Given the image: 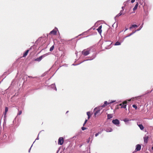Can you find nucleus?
<instances>
[{
    "instance_id": "38",
    "label": "nucleus",
    "mask_w": 153,
    "mask_h": 153,
    "mask_svg": "<svg viewBox=\"0 0 153 153\" xmlns=\"http://www.w3.org/2000/svg\"><path fill=\"white\" fill-rule=\"evenodd\" d=\"M97 133L99 135L101 133V131H99Z\"/></svg>"
},
{
    "instance_id": "32",
    "label": "nucleus",
    "mask_w": 153,
    "mask_h": 153,
    "mask_svg": "<svg viewBox=\"0 0 153 153\" xmlns=\"http://www.w3.org/2000/svg\"><path fill=\"white\" fill-rule=\"evenodd\" d=\"M135 0H131V2L132 3H134V2L135 1Z\"/></svg>"
},
{
    "instance_id": "45",
    "label": "nucleus",
    "mask_w": 153,
    "mask_h": 153,
    "mask_svg": "<svg viewBox=\"0 0 153 153\" xmlns=\"http://www.w3.org/2000/svg\"><path fill=\"white\" fill-rule=\"evenodd\" d=\"M151 92V91H149L148 92L150 93Z\"/></svg>"
},
{
    "instance_id": "20",
    "label": "nucleus",
    "mask_w": 153,
    "mask_h": 153,
    "mask_svg": "<svg viewBox=\"0 0 153 153\" xmlns=\"http://www.w3.org/2000/svg\"><path fill=\"white\" fill-rule=\"evenodd\" d=\"M123 14V10H121L120 12L117 15V17H119L121 15H122Z\"/></svg>"
},
{
    "instance_id": "9",
    "label": "nucleus",
    "mask_w": 153,
    "mask_h": 153,
    "mask_svg": "<svg viewBox=\"0 0 153 153\" xmlns=\"http://www.w3.org/2000/svg\"><path fill=\"white\" fill-rule=\"evenodd\" d=\"M109 102H108L107 101H105L104 102V104L101 106L102 107V108L106 106L107 105H109Z\"/></svg>"
},
{
    "instance_id": "17",
    "label": "nucleus",
    "mask_w": 153,
    "mask_h": 153,
    "mask_svg": "<svg viewBox=\"0 0 153 153\" xmlns=\"http://www.w3.org/2000/svg\"><path fill=\"white\" fill-rule=\"evenodd\" d=\"M87 114L88 116V119H89L91 116V113L90 111H88L87 112Z\"/></svg>"
},
{
    "instance_id": "14",
    "label": "nucleus",
    "mask_w": 153,
    "mask_h": 153,
    "mask_svg": "<svg viewBox=\"0 0 153 153\" xmlns=\"http://www.w3.org/2000/svg\"><path fill=\"white\" fill-rule=\"evenodd\" d=\"M138 126L141 130H143L144 128V127L142 124H139L138 125Z\"/></svg>"
},
{
    "instance_id": "29",
    "label": "nucleus",
    "mask_w": 153,
    "mask_h": 153,
    "mask_svg": "<svg viewBox=\"0 0 153 153\" xmlns=\"http://www.w3.org/2000/svg\"><path fill=\"white\" fill-rule=\"evenodd\" d=\"M7 137V136L6 134H4L3 135V138L4 139L5 138Z\"/></svg>"
},
{
    "instance_id": "24",
    "label": "nucleus",
    "mask_w": 153,
    "mask_h": 153,
    "mask_svg": "<svg viewBox=\"0 0 153 153\" xmlns=\"http://www.w3.org/2000/svg\"><path fill=\"white\" fill-rule=\"evenodd\" d=\"M115 102V100H109L108 101L109 103L111 104L112 103H113V102Z\"/></svg>"
},
{
    "instance_id": "13",
    "label": "nucleus",
    "mask_w": 153,
    "mask_h": 153,
    "mask_svg": "<svg viewBox=\"0 0 153 153\" xmlns=\"http://www.w3.org/2000/svg\"><path fill=\"white\" fill-rule=\"evenodd\" d=\"M148 137L146 136L143 137L144 141L145 143H147L148 141Z\"/></svg>"
},
{
    "instance_id": "28",
    "label": "nucleus",
    "mask_w": 153,
    "mask_h": 153,
    "mask_svg": "<svg viewBox=\"0 0 153 153\" xmlns=\"http://www.w3.org/2000/svg\"><path fill=\"white\" fill-rule=\"evenodd\" d=\"M81 129L82 131H84L85 130L86 128L85 127H82Z\"/></svg>"
},
{
    "instance_id": "12",
    "label": "nucleus",
    "mask_w": 153,
    "mask_h": 153,
    "mask_svg": "<svg viewBox=\"0 0 153 153\" xmlns=\"http://www.w3.org/2000/svg\"><path fill=\"white\" fill-rule=\"evenodd\" d=\"M131 120H129L128 118H125L123 120V121L126 123V124H128V123H129L128 122V121Z\"/></svg>"
},
{
    "instance_id": "44",
    "label": "nucleus",
    "mask_w": 153,
    "mask_h": 153,
    "mask_svg": "<svg viewBox=\"0 0 153 153\" xmlns=\"http://www.w3.org/2000/svg\"><path fill=\"white\" fill-rule=\"evenodd\" d=\"M58 152H59V150H58V151H57V153H58Z\"/></svg>"
},
{
    "instance_id": "35",
    "label": "nucleus",
    "mask_w": 153,
    "mask_h": 153,
    "mask_svg": "<svg viewBox=\"0 0 153 153\" xmlns=\"http://www.w3.org/2000/svg\"><path fill=\"white\" fill-rule=\"evenodd\" d=\"M90 139V137H89L88 139V140L87 141L88 143H89Z\"/></svg>"
},
{
    "instance_id": "15",
    "label": "nucleus",
    "mask_w": 153,
    "mask_h": 153,
    "mask_svg": "<svg viewBox=\"0 0 153 153\" xmlns=\"http://www.w3.org/2000/svg\"><path fill=\"white\" fill-rule=\"evenodd\" d=\"M51 88H52L54 90H55L56 91V86L55 84H52L51 85Z\"/></svg>"
},
{
    "instance_id": "43",
    "label": "nucleus",
    "mask_w": 153,
    "mask_h": 153,
    "mask_svg": "<svg viewBox=\"0 0 153 153\" xmlns=\"http://www.w3.org/2000/svg\"><path fill=\"white\" fill-rule=\"evenodd\" d=\"M112 42H111L110 43V45L111 44H112Z\"/></svg>"
},
{
    "instance_id": "47",
    "label": "nucleus",
    "mask_w": 153,
    "mask_h": 153,
    "mask_svg": "<svg viewBox=\"0 0 153 153\" xmlns=\"http://www.w3.org/2000/svg\"><path fill=\"white\" fill-rule=\"evenodd\" d=\"M82 146V145L80 146V147H81Z\"/></svg>"
},
{
    "instance_id": "42",
    "label": "nucleus",
    "mask_w": 153,
    "mask_h": 153,
    "mask_svg": "<svg viewBox=\"0 0 153 153\" xmlns=\"http://www.w3.org/2000/svg\"><path fill=\"white\" fill-rule=\"evenodd\" d=\"M85 124H84H84H83V126H85Z\"/></svg>"
},
{
    "instance_id": "40",
    "label": "nucleus",
    "mask_w": 153,
    "mask_h": 153,
    "mask_svg": "<svg viewBox=\"0 0 153 153\" xmlns=\"http://www.w3.org/2000/svg\"><path fill=\"white\" fill-rule=\"evenodd\" d=\"M152 149L153 150V146H152Z\"/></svg>"
},
{
    "instance_id": "3",
    "label": "nucleus",
    "mask_w": 153,
    "mask_h": 153,
    "mask_svg": "<svg viewBox=\"0 0 153 153\" xmlns=\"http://www.w3.org/2000/svg\"><path fill=\"white\" fill-rule=\"evenodd\" d=\"M90 53V51L87 49L84 50L82 51V54L84 56H86L88 55Z\"/></svg>"
},
{
    "instance_id": "1",
    "label": "nucleus",
    "mask_w": 153,
    "mask_h": 153,
    "mask_svg": "<svg viewBox=\"0 0 153 153\" xmlns=\"http://www.w3.org/2000/svg\"><path fill=\"white\" fill-rule=\"evenodd\" d=\"M102 109V107L101 106H98L94 108V111L95 117L100 115L101 114L102 112L101 113H100V111Z\"/></svg>"
},
{
    "instance_id": "27",
    "label": "nucleus",
    "mask_w": 153,
    "mask_h": 153,
    "mask_svg": "<svg viewBox=\"0 0 153 153\" xmlns=\"http://www.w3.org/2000/svg\"><path fill=\"white\" fill-rule=\"evenodd\" d=\"M22 113V111H20L19 113L17 114V115H19L21 114Z\"/></svg>"
},
{
    "instance_id": "4",
    "label": "nucleus",
    "mask_w": 153,
    "mask_h": 153,
    "mask_svg": "<svg viewBox=\"0 0 153 153\" xmlns=\"http://www.w3.org/2000/svg\"><path fill=\"white\" fill-rule=\"evenodd\" d=\"M112 123L114 125L117 126H119V125L120 123V122L119 120L117 119L113 120L112 121Z\"/></svg>"
},
{
    "instance_id": "22",
    "label": "nucleus",
    "mask_w": 153,
    "mask_h": 153,
    "mask_svg": "<svg viewBox=\"0 0 153 153\" xmlns=\"http://www.w3.org/2000/svg\"><path fill=\"white\" fill-rule=\"evenodd\" d=\"M138 27V26L136 25H132L130 27V29H131V28H132L133 27Z\"/></svg>"
},
{
    "instance_id": "48",
    "label": "nucleus",
    "mask_w": 153,
    "mask_h": 153,
    "mask_svg": "<svg viewBox=\"0 0 153 153\" xmlns=\"http://www.w3.org/2000/svg\"><path fill=\"white\" fill-rule=\"evenodd\" d=\"M95 153H97V152H95Z\"/></svg>"
},
{
    "instance_id": "31",
    "label": "nucleus",
    "mask_w": 153,
    "mask_h": 153,
    "mask_svg": "<svg viewBox=\"0 0 153 153\" xmlns=\"http://www.w3.org/2000/svg\"><path fill=\"white\" fill-rule=\"evenodd\" d=\"M33 146V144L32 145L31 147H30V149H29V151H28V152H30V150H31V148L32 147V146Z\"/></svg>"
},
{
    "instance_id": "30",
    "label": "nucleus",
    "mask_w": 153,
    "mask_h": 153,
    "mask_svg": "<svg viewBox=\"0 0 153 153\" xmlns=\"http://www.w3.org/2000/svg\"><path fill=\"white\" fill-rule=\"evenodd\" d=\"M88 121V120H85L84 122V124H85Z\"/></svg>"
},
{
    "instance_id": "26",
    "label": "nucleus",
    "mask_w": 153,
    "mask_h": 153,
    "mask_svg": "<svg viewBox=\"0 0 153 153\" xmlns=\"http://www.w3.org/2000/svg\"><path fill=\"white\" fill-rule=\"evenodd\" d=\"M132 107L133 108H135L136 109H137V106L135 104H134L132 105Z\"/></svg>"
},
{
    "instance_id": "34",
    "label": "nucleus",
    "mask_w": 153,
    "mask_h": 153,
    "mask_svg": "<svg viewBox=\"0 0 153 153\" xmlns=\"http://www.w3.org/2000/svg\"><path fill=\"white\" fill-rule=\"evenodd\" d=\"M39 134L38 135V137L36 139V140H38L39 139Z\"/></svg>"
},
{
    "instance_id": "7",
    "label": "nucleus",
    "mask_w": 153,
    "mask_h": 153,
    "mask_svg": "<svg viewBox=\"0 0 153 153\" xmlns=\"http://www.w3.org/2000/svg\"><path fill=\"white\" fill-rule=\"evenodd\" d=\"M45 56V55H42L38 58H37L35 59L34 60L36 61L39 62L42 59L43 57H44Z\"/></svg>"
},
{
    "instance_id": "16",
    "label": "nucleus",
    "mask_w": 153,
    "mask_h": 153,
    "mask_svg": "<svg viewBox=\"0 0 153 153\" xmlns=\"http://www.w3.org/2000/svg\"><path fill=\"white\" fill-rule=\"evenodd\" d=\"M105 130L107 132H111L112 131V129L111 128H107Z\"/></svg>"
},
{
    "instance_id": "36",
    "label": "nucleus",
    "mask_w": 153,
    "mask_h": 153,
    "mask_svg": "<svg viewBox=\"0 0 153 153\" xmlns=\"http://www.w3.org/2000/svg\"><path fill=\"white\" fill-rule=\"evenodd\" d=\"M134 33V32H132L128 36H130L131 35H132L133 33Z\"/></svg>"
},
{
    "instance_id": "11",
    "label": "nucleus",
    "mask_w": 153,
    "mask_h": 153,
    "mask_svg": "<svg viewBox=\"0 0 153 153\" xmlns=\"http://www.w3.org/2000/svg\"><path fill=\"white\" fill-rule=\"evenodd\" d=\"M29 51V50H27L25 51V52L23 54V57H26Z\"/></svg>"
},
{
    "instance_id": "2",
    "label": "nucleus",
    "mask_w": 153,
    "mask_h": 153,
    "mask_svg": "<svg viewBox=\"0 0 153 153\" xmlns=\"http://www.w3.org/2000/svg\"><path fill=\"white\" fill-rule=\"evenodd\" d=\"M127 103V101L126 100L123 102L122 103L120 104L119 105L121 106V108H126Z\"/></svg>"
},
{
    "instance_id": "6",
    "label": "nucleus",
    "mask_w": 153,
    "mask_h": 153,
    "mask_svg": "<svg viewBox=\"0 0 153 153\" xmlns=\"http://www.w3.org/2000/svg\"><path fill=\"white\" fill-rule=\"evenodd\" d=\"M141 145L140 144H137L136 146L135 151H138L140 150L141 149Z\"/></svg>"
},
{
    "instance_id": "10",
    "label": "nucleus",
    "mask_w": 153,
    "mask_h": 153,
    "mask_svg": "<svg viewBox=\"0 0 153 153\" xmlns=\"http://www.w3.org/2000/svg\"><path fill=\"white\" fill-rule=\"evenodd\" d=\"M57 31L56 30H53L52 31H51L50 33V34H52L54 35H55L56 34Z\"/></svg>"
},
{
    "instance_id": "33",
    "label": "nucleus",
    "mask_w": 153,
    "mask_h": 153,
    "mask_svg": "<svg viewBox=\"0 0 153 153\" xmlns=\"http://www.w3.org/2000/svg\"><path fill=\"white\" fill-rule=\"evenodd\" d=\"M98 135H99L97 133H96V134H95V137H97Z\"/></svg>"
},
{
    "instance_id": "41",
    "label": "nucleus",
    "mask_w": 153,
    "mask_h": 153,
    "mask_svg": "<svg viewBox=\"0 0 153 153\" xmlns=\"http://www.w3.org/2000/svg\"><path fill=\"white\" fill-rule=\"evenodd\" d=\"M69 112V111H67L66 113H67Z\"/></svg>"
},
{
    "instance_id": "25",
    "label": "nucleus",
    "mask_w": 153,
    "mask_h": 153,
    "mask_svg": "<svg viewBox=\"0 0 153 153\" xmlns=\"http://www.w3.org/2000/svg\"><path fill=\"white\" fill-rule=\"evenodd\" d=\"M54 48V45H53L50 48V51H52L53 50Z\"/></svg>"
},
{
    "instance_id": "5",
    "label": "nucleus",
    "mask_w": 153,
    "mask_h": 153,
    "mask_svg": "<svg viewBox=\"0 0 153 153\" xmlns=\"http://www.w3.org/2000/svg\"><path fill=\"white\" fill-rule=\"evenodd\" d=\"M63 138L62 137H60L58 139V144L61 145L63 144Z\"/></svg>"
},
{
    "instance_id": "46",
    "label": "nucleus",
    "mask_w": 153,
    "mask_h": 153,
    "mask_svg": "<svg viewBox=\"0 0 153 153\" xmlns=\"http://www.w3.org/2000/svg\"><path fill=\"white\" fill-rule=\"evenodd\" d=\"M128 1H126V2H128Z\"/></svg>"
},
{
    "instance_id": "37",
    "label": "nucleus",
    "mask_w": 153,
    "mask_h": 153,
    "mask_svg": "<svg viewBox=\"0 0 153 153\" xmlns=\"http://www.w3.org/2000/svg\"><path fill=\"white\" fill-rule=\"evenodd\" d=\"M28 77L29 78H33V77L32 76H28Z\"/></svg>"
},
{
    "instance_id": "8",
    "label": "nucleus",
    "mask_w": 153,
    "mask_h": 153,
    "mask_svg": "<svg viewBox=\"0 0 153 153\" xmlns=\"http://www.w3.org/2000/svg\"><path fill=\"white\" fill-rule=\"evenodd\" d=\"M102 25H101L97 29V30L98 33H99V34L101 35V33L102 32Z\"/></svg>"
},
{
    "instance_id": "19",
    "label": "nucleus",
    "mask_w": 153,
    "mask_h": 153,
    "mask_svg": "<svg viewBox=\"0 0 153 153\" xmlns=\"http://www.w3.org/2000/svg\"><path fill=\"white\" fill-rule=\"evenodd\" d=\"M138 3L137 2L133 9V10H136L137 9V7L138 6Z\"/></svg>"
},
{
    "instance_id": "39",
    "label": "nucleus",
    "mask_w": 153,
    "mask_h": 153,
    "mask_svg": "<svg viewBox=\"0 0 153 153\" xmlns=\"http://www.w3.org/2000/svg\"><path fill=\"white\" fill-rule=\"evenodd\" d=\"M124 7H122V9H123V10H123H123H124V9H123Z\"/></svg>"
},
{
    "instance_id": "23",
    "label": "nucleus",
    "mask_w": 153,
    "mask_h": 153,
    "mask_svg": "<svg viewBox=\"0 0 153 153\" xmlns=\"http://www.w3.org/2000/svg\"><path fill=\"white\" fill-rule=\"evenodd\" d=\"M121 44V43L117 41V42L115 44H114V45H120Z\"/></svg>"
},
{
    "instance_id": "18",
    "label": "nucleus",
    "mask_w": 153,
    "mask_h": 153,
    "mask_svg": "<svg viewBox=\"0 0 153 153\" xmlns=\"http://www.w3.org/2000/svg\"><path fill=\"white\" fill-rule=\"evenodd\" d=\"M112 117V116L111 114H109L107 115V119H110Z\"/></svg>"
},
{
    "instance_id": "21",
    "label": "nucleus",
    "mask_w": 153,
    "mask_h": 153,
    "mask_svg": "<svg viewBox=\"0 0 153 153\" xmlns=\"http://www.w3.org/2000/svg\"><path fill=\"white\" fill-rule=\"evenodd\" d=\"M8 111V107H5V112L4 113V115H5L7 113V112Z\"/></svg>"
}]
</instances>
